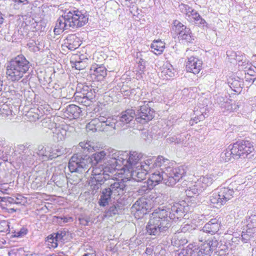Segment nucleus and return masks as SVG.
I'll list each match as a JSON object with an SVG mask.
<instances>
[{
    "label": "nucleus",
    "mask_w": 256,
    "mask_h": 256,
    "mask_svg": "<svg viewBox=\"0 0 256 256\" xmlns=\"http://www.w3.org/2000/svg\"><path fill=\"white\" fill-rule=\"evenodd\" d=\"M185 202H172L165 208L156 209L150 216L146 226L147 234L158 236L166 232L171 226V220H178L186 210Z\"/></svg>",
    "instance_id": "1"
},
{
    "label": "nucleus",
    "mask_w": 256,
    "mask_h": 256,
    "mask_svg": "<svg viewBox=\"0 0 256 256\" xmlns=\"http://www.w3.org/2000/svg\"><path fill=\"white\" fill-rule=\"evenodd\" d=\"M128 154L127 151H118L114 149L110 150L108 160V165L110 167L96 168L93 170L94 177L88 181V185L90 188L94 192L96 190L101 186L104 182L108 180L110 178L108 173L112 174L115 169H118L119 167L123 166L122 169L124 172H126V158Z\"/></svg>",
    "instance_id": "2"
},
{
    "label": "nucleus",
    "mask_w": 256,
    "mask_h": 256,
    "mask_svg": "<svg viewBox=\"0 0 256 256\" xmlns=\"http://www.w3.org/2000/svg\"><path fill=\"white\" fill-rule=\"evenodd\" d=\"M88 22V16L86 12L73 8L66 11L57 20L54 32L55 34H59L64 30L82 27Z\"/></svg>",
    "instance_id": "3"
},
{
    "label": "nucleus",
    "mask_w": 256,
    "mask_h": 256,
    "mask_svg": "<svg viewBox=\"0 0 256 256\" xmlns=\"http://www.w3.org/2000/svg\"><path fill=\"white\" fill-rule=\"evenodd\" d=\"M30 68V64L26 57L18 55L12 59L6 66V74L8 79L12 82H20L26 84L28 82L29 76L24 74L28 73Z\"/></svg>",
    "instance_id": "4"
},
{
    "label": "nucleus",
    "mask_w": 256,
    "mask_h": 256,
    "mask_svg": "<svg viewBox=\"0 0 256 256\" xmlns=\"http://www.w3.org/2000/svg\"><path fill=\"white\" fill-rule=\"evenodd\" d=\"M240 185L236 182L230 183L228 186H220L212 192L210 200L214 204L220 206L232 198L235 193L240 190Z\"/></svg>",
    "instance_id": "5"
},
{
    "label": "nucleus",
    "mask_w": 256,
    "mask_h": 256,
    "mask_svg": "<svg viewBox=\"0 0 256 256\" xmlns=\"http://www.w3.org/2000/svg\"><path fill=\"white\" fill-rule=\"evenodd\" d=\"M128 156L126 158V172L130 174V177L136 181L144 180L139 178L138 176H135L134 173L142 172L145 169L143 166L145 165L146 159L142 161L143 154L136 151L128 152Z\"/></svg>",
    "instance_id": "6"
},
{
    "label": "nucleus",
    "mask_w": 256,
    "mask_h": 256,
    "mask_svg": "<svg viewBox=\"0 0 256 256\" xmlns=\"http://www.w3.org/2000/svg\"><path fill=\"white\" fill-rule=\"evenodd\" d=\"M170 160L160 156L157 158L150 157L146 158L145 165L143 166L145 169L142 172L134 173L135 176H138L140 179H145L148 172L155 168H160V170L164 171L167 168L170 167L169 165Z\"/></svg>",
    "instance_id": "7"
},
{
    "label": "nucleus",
    "mask_w": 256,
    "mask_h": 256,
    "mask_svg": "<svg viewBox=\"0 0 256 256\" xmlns=\"http://www.w3.org/2000/svg\"><path fill=\"white\" fill-rule=\"evenodd\" d=\"M12 158L18 164H32L36 156L34 154H32L27 145L18 144L14 148Z\"/></svg>",
    "instance_id": "8"
},
{
    "label": "nucleus",
    "mask_w": 256,
    "mask_h": 256,
    "mask_svg": "<svg viewBox=\"0 0 256 256\" xmlns=\"http://www.w3.org/2000/svg\"><path fill=\"white\" fill-rule=\"evenodd\" d=\"M215 178V176L212 174L200 176L194 182V185L186 190V195L188 197H192L194 194L198 195L204 189L210 186L216 180Z\"/></svg>",
    "instance_id": "9"
},
{
    "label": "nucleus",
    "mask_w": 256,
    "mask_h": 256,
    "mask_svg": "<svg viewBox=\"0 0 256 256\" xmlns=\"http://www.w3.org/2000/svg\"><path fill=\"white\" fill-rule=\"evenodd\" d=\"M166 178L164 184L166 185L173 186L182 178L186 173L185 168L184 166L177 167L170 166L167 168L163 171Z\"/></svg>",
    "instance_id": "10"
},
{
    "label": "nucleus",
    "mask_w": 256,
    "mask_h": 256,
    "mask_svg": "<svg viewBox=\"0 0 256 256\" xmlns=\"http://www.w3.org/2000/svg\"><path fill=\"white\" fill-rule=\"evenodd\" d=\"M254 150L253 143L249 140H240L232 146V157L234 158H245Z\"/></svg>",
    "instance_id": "11"
},
{
    "label": "nucleus",
    "mask_w": 256,
    "mask_h": 256,
    "mask_svg": "<svg viewBox=\"0 0 256 256\" xmlns=\"http://www.w3.org/2000/svg\"><path fill=\"white\" fill-rule=\"evenodd\" d=\"M90 167L89 160L87 156H86L82 157L80 154H74L68 162V168L72 172L82 173L88 169V172Z\"/></svg>",
    "instance_id": "12"
},
{
    "label": "nucleus",
    "mask_w": 256,
    "mask_h": 256,
    "mask_svg": "<svg viewBox=\"0 0 256 256\" xmlns=\"http://www.w3.org/2000/svg\"><path fill=\"white\" fill-rule=\"evenodd\" d=\"M74 96L76 102L87 106L91 104L96 95L94 89L88 86H84L80 91L77 88Z\"/></svg>",
    "instance_id": "13"
},
{
    "label": "nucleus",
    "mask_w": 256,
    "mask_h": 256,
    "mask_svg": "<svg viewBox=\"0 0 256 256\" xmlns=\"http://www.w3.org/2000/svg\"><path fill=\"white\" fill-rule=\"evenodd\" d=\"M100 124L99 131L113 132L118 126V121L114 116H107L100 114L98 117Z\"/></svg>",
    "instance_id": "14"
},
{
    "label": "nucleus",
    "mask_w": 256,
    "mask_h": 256,
    "mask_svg": "<svg viewBox=\"0 0 256 256\" xmlns=\"http://www.w3.org/2000/svg\"><path fill=\"white\" fill-rule=\"evenodd\" d=\"M144 104L140 106L138 110L136 120L137 122L144 124L152 120L154 116V111L148 104H146V101L143 102Z\"/></svg>",
    "instance_id": "15"
},
{
    "label": "nucleus",
    "mask_w": 256,
    "mask_h": 256,
    "mask_svg": "<svg viewBox=\"0 0 256 256\" xmlns=\"http://www.w3.org/2000/svg\"><path fill=\"white\" fill-rule=\"evenodd\" d=\"M109 152H110V150L109 149L101 150L99 152H97L93 154L90 158H88V159L89 160V164L90 166L88 170H90L92 167V176H91L88 180H90V179L94 177L93 170L94 168H104L106 167L102 165L97 166L96 164L106 159V162H108V155ZM88 181L89 180H88Z\"/></svg>",
    "instance_id": "16"
},
{
    "label": "nucleus",
    "mask_w": 256,
    "mask_h": 256,
    "mask_svg": "<svg viewBox=\"0 0 256 256\" xmlns=\"http://www.w3.org/2000/svg\"><path fill=\"white\" fill-rule=\"evenodd\" d=\"M132 209L136 218L138 217L139 218L142 217L147 213L148 209L146 199L144 198L138 199L133 204Z\"/></svg>",
    "instance_id": "17"
},
{
    "label": "nucleus",
    "mask_w": 256,
    "mask_h": 256,
    "mask_svg": "<svg viewBox=\"0 0 256 256\" xmlns=\"http://www.w3.org/2000/svg\"><path fill=\"white\" fill-rule=\"evenodd\" d=\"M36 152H34L33 154H34L36 156V159L37 160L38 156L40 160L42 161H46L50 159L52 160L54 158L55 154L54 152H52V147L47 146H39L37 149L36 150Z\"/></svg>",
    "instance_id": "18"
},
{
    "label": "nucleus",
    "mask_w": 256,
    "mask_h": 256,
    "mask_svg": "<svg viewBox=\"0 0 256 256\" xmlns=\"http://www.w3.org/2000/svg\"><path fill=\"white\" fill-rule=\"evenodd\" d=\"M90 74L92 79L97 81L104 80L107 74V70L102 64H92L90 68Z\"/></svg>",
    "instance_id": "19"
},
{
    "label": "nucleus",
    "mask_w": 256,
    "mask_h": 256,
    "mask_svg": "<svg viewBox=\"0 0 256 256\" xmlns=\"http://www.w3.org/2000/svg\"><path fill=\"white\" fill-rule=\"evenodd\" d=\"M202 62L198 58L190 56L188 58L186 68L188 72L198 74L202 68Z\"/></svg>",
    "instance_id": "20"
},
{
    "label": "nucleus",
    "mask_w": 256,
    "mask_h": 256,
    "mask_svg": "<svg viewBox=\"0 0 256 256\" xmlns=\"http://www.w3.org/2000/svg\"><path fill=\"white\" fill-rule=\"evenodd\" d=\"M220 228V218H214L211 219L203 227L200 233H207L212 235L215 234L218 232Z\"/></svg>",
    "instance_id": "21"
},
{
    "label": "nucleus",
    "mask_w": 256,
    "mask_h": 256,
    "mask_svg": "<svg viewBox=\"0 0 256 256\" xmlns=\"http://www.w3.org/2000/svg\"><path fill=\"white\" fill-rule=\"evenodd\" d=\"M81 44V41L79 38L74 34L68 36L65 40L62 46L70 50H74L78 48Z\"/></svg>",
    "instance_id": "22"
},
{
    "label": "nucleus",
    "mask_w": 256,
    "mask_h": 256,
    "mask_svg": "<svg viewBox=\"0 0 256 256\" xmlns=\"http://www.w3.org/2000/svg\"><path fill=\"white\" fill-rule=\"evenodd\" d=\"M81 108L75 105L70 104L64 111V116L69 119H76L82 115Z\"/></svg>",
    "instance_id": "23"
},
{
    "label": "nucleus",
    "mask_w": 256,
    "mask_h": 256,
    "mask_svg": "<svg viewBox=\"0 0 256 256\" xmlns=\"http://www.w3.org/2000/svg\"><path fill=\"white\" fill-rule=\"evenodd\" d=\"M220 242H218L214 238L208 242L204 243L200 248L202 252L205 254V256H210L212 251L217 250Z\"/></svg>",
    "instance_id": "24"
},
{
    "label": "nucleus",
    "mask_w": 256,
    "mask_h": 256,
    "mask_svg": "<svg viewBox=\"0 0 256 256\" xmlns=\"http://www.w3.org/2000/svg\"><path fill=\"white\" fill-rule=\"evenodd\" d=\"M134 116L136 117L134 110L132 109H128L120 114V122H118V124L122 126L125 124L130 123L132 120Z\"/></svg>",
    "instance_id": "25"
},
{
    "label": "nucleus",
    "mask_w": 256,
    "mask_h": 256,
    "mask_svg": "<svg viewBox=\"0 0 256 256\" xmlns=\"http://www.w3.org/2000/svg\"><path fill=\"white\" fill-rule=\"evenodd\" d=\"M220 107L222 112L226 114H229L234 111H236L240 107L238 103L236 104L235 102L232 100L226 98V101H224L220 104Z\"/></svg>",
    "instance_id": "26"
},
{
    "label": "nucleus",
    "mask_w": 256,
    "mask_h": 256,
    "mask_svg": "<svg viewBox=\"0 0 256 256\" xmlns=\"http://www.w3.org/2000/svg\"><path fill=\"white\" fill-rule=\"evenodd\" d=\"M165 178V174H164V172H162V171L156 170L150 175L148 181V184L152 187L158 184L159 182L162 180H163L164 183Z\"/></svg>",
    "instance_id": "27"
},
{
    "label": "nucleus",
    "mask_w": 256,
    "mask_h": 256,
    "mask_svg": "<svg viewBox=\"0 0 256 256\" xmlns=\"http://www.w3.org/2000/svg\"><path fill=\"white\" fill-rule=\"evenodd\" d=\"M88 58H84V56H76L70 60L71 65L78 70H83L87 66Z\"/></svg>",
    "instance_id": "28"
},
{
    "label": "nucleus",
    "mask_w": 256,
    "mask_h": 256,
    "mask_svg": "<svg viewBox=\"0 0 256 256\" xmlns=\"http://www.w3.org/2000/svg\"><path fill=\"white\" fill-rule=\"evenodd\" d=\"M126 184L124 182H116L111 184L110 188H108L112 194L114 196H118L124 194Z\"/></svg>",
    "instance_id": "29"
},
{
    "label": "nucleus",
    "mask_w": 256,
    "mask_h": 256,
    "mask_svg": "<svg viewBox=\"0 0 256 256\" xmlns=\"http://www.w3.org/2000/svg\"><path fill=\"white\" fill-rule=\"evenodd\" d=\"M52 132V133L54 140L60 142L64 140L65 139L67 131L62 126H58L55 128Z\"/></svg>",
    "instance_id": "30"
},
{
    "label": "nucleus",
    "mask_w": 256,
    "mask_h": 256,
    "mask_svg": "<svg viewBox=\"0 0 256 256\" xmlns=\"http://www.w3.org/2000/svg\"><path fill=\"white\" fill-rule=\"evenodd\" d=\"M152 52L156 55L162 54L165 48V43L161 40H156L153 41L150 45Z\"/></svg>",
    "instance_id": "31"
},
{
    "label": "nucleus",
    "mask_w": 256,
    "mask_h": 256,
    "mask_svg": "<svg viewBox=\"0 0 256 256\" xmlns=\"http://www.w3.org/2000/svg\"><path fill=\"white\" fill-rule=\"evenodd\" d=\"M42 116L43 114L38 108H32L26 114L28 120L30 122H36Z\"/></svg>",
    "instance_id": "32"
},
{
    "label": "nucleus",
    "mask_w": 256,
    "mask_h": 256,
    "mask_svg": "<svg viewBox=\"0 0 256 256\" xmlns=\"http://www.w3.org/2000/svg\"><path fill=\"white\" fill-rule=\"evenodd\" d=\"M178 144L182 146V147H192L193 143L191 136L190 134H182L178 136Z\"/></svg>",
    "instance_id": "33"
},
{
    "label": "nucleus",
    "mask_w": 256,
    "mask_h": 256,
    "mask_svg": "<svg viewBox=\"0 0 256 256\" xmlns=\"http://www.w3.org/2000/svg\"><path fill=\"white\" fill-rule=\"evenodd\" d=\"M175 70L170 64H164L162 68V76L164 79H169L174 76Z\"/></svg>",
    "instance_id": "34"
},
{
    "label": "nucleus",
    "mask_w": 256,
    "mask_h": 256,
    "mask_svg": "<svg viewBox=\"0 0 256 256\" xmlns=\"http://www.w3.org/2000/svg\"><path fill=\"white\" fill-rule=\"evenodd\" d=\"M12 108V106L6 104H2L0 106V116L4 118L11 119L15 115Z\"/></svg>",
    "instance_id": "35"
},
{
    "label": "nucleus",
    "mask_w": 256,
    "mask_h": 256,
    "mask_svg": "<svg viewBox=\"0 0 256 256\" xmlns=\"http://www.w3.org/2000/svg\"><path fill=\"white\" fill-rule=\"evenodd\" d=\"M178 38L184 40L186 42L193 43L194 40V36L190 28H186L183 32H181L180 36H178Z\"/></svg>",
    "instance_id": "36"
},
{
    "label": "nucleus",
    "mask_w": 256,
    "mask_h": 256,
    "mask_svg": "<svg viewBox=\"0 0 256 256\" xmlns=\"http://www.w3.org/2000/svg\"><path fill=\"white\" fill-rule=\"evenodd\" d=\"M79 146L85 152H96L98 147L95 146L94 142L91 141H84L79 143Z\"/></svg>",
    "instance_id": "37"
},
{
    "label": "nucleus",
    "mask_w": 256,
    "mask_h": 256,
    "mask_svg": "<svg viewBox=\"0 0 256 256\" xmlns=\"http://www.w3.org/2000/svg\"><path fill=\"white\" fill-rule=\"evenodd\" d=\"M112 196L113 195L109 190V189L107 188L104 190L99 200V204L103 206L108 204Z\"/></svg>",
    "instance_id": "38"
},
{
    "label": "nucleus",
    "mask_w": 256,
    "mask_h": 256,
    "mask_svg": "<svg viewBox=\"0 0 256 256\" xmlns=\"http://www.w3.org/2000/svg\"><path fill=\"white\" fill-rule=\"evenodd\" d=\"M200 249V248L198 247L194 244H190L184 248L186 256H196L199 254Z\"/></svg>",
    "instance_id": "39"
},
{
    "label": "nucleus",
    "mask_w": 256,
    "mask_h": 256,
    "mask_svg": "<svg viewBox=\"0 0 256 256\" xmlns=\"http://www.w3.org/2000/svg\"><path fill=\"white\" fill-rule=\"evenodd\" d=\"M200 249V248L198 247L194 244H190L184 248L186 256H196L199 254Z\"/></svg>",
    "instance_id": "40"
},
{
    "label": "nucleus",
    "mask_w": 256,
    "mask_h": 256,
    "mask_svg": "<svg viewBox=\"0 0 256 256\" xmlns=\"http://www.w3.org/2000/svg\"><path fill=\"white\" fill-rule=\"evenodd\" d=\"M100 124L98 118H96L92 119L89 123L86 124V129L87 131H92L94 132L99 131Z\"/></svg>",
    "instance_id": "41"
},
{
    "label": "nucleus",
    "mask_w": 256,
    "mask_h": 256,
    "mask_svg": "<svg viewBox=\"0 0 256 256\" xmlns=\"http://www.w3.org/2000/svg\"><path fill=\"white\" fill-rule=\"evenodd\" d=\"M228 247L226 244L221 240L220 242V244L218 247L217 250L216 251V253L220 256H224L228 252Z\"/></svg>",
    "instance_id": "42"
},
{
    "label": "nucleus",
    "mask_w": 256,
    "mask_h": 256,
    "mask_svg": "<svg viewBox=\"0 0 256 256\" xmlns=\"http://www.w3.org/2000/svg\"><path fill=\"white\" fill-rule=\"evenodd\" d=\"M42 126L50 130L52 132L57 126L56 124L50 118H43L42 120Z\"/></svg>",
    "instance_id": "43"
},
{
    "label": "nucleus",
    "mask_w": 256,
    "mask_h": 256,
    "mask_svg": "<svg viewBox=\"0 0 256 256\" xmlns=\"http://www.w3.org/2000/svg\"><path fill=\"white\" fill-rule=\"evenodd\" d=\"M186 27L178 20H175L173 22L172 30L180 36V32H183Z\"/></svg>",
    "instance_id": "44"
},
{
    "label": "nucleus",
    "mask_w": 256,
    "mask_h": 256,
    "mask_svg": "<svg viewBox=\"0 0 256 256\" xmlns=\"http://www.w3.org/2000/svg\"><path fill=\"white\" fill-rule=\"evenodd\" d=\"M150 196L151 200L154 204H159L160 203H162L166 198V196L160 193L154 194Z\"/></svg>",
    "instance_id": "45"
},
{
    "label": "nucleus",
    "mask_w": 256,
    "mask_h": 256,
    "mask_svg": "<svg viewBox=\"0 0 256 256\" xmlns=\"http://www.w3.org/2000/svg\"><path fill=\"white\" fill-rule=\"evenodd\" d=\"M52 180L56 186L61 188L64 186L66 178L63 174L59 176L53 175Z\"/></svg>",
    "instance_id": "46"
},
{
    "label": "nucleus",
    "mask_w": 256,
    "mask_h": 256,
    "mask_svg": "<svg viewBox=\"0 0 256 256\" xmlns=\"http://www.w3.org/2000/svg\"><path fill=\"white\" fill-rule=\"evenodd\" d=\"M58 240H57L56 236L53 234L48 236L46 242L48 246L51 248H56L58 246Z\"/></svg>",
    "instance_id": "47"
},
{
    "label": "nucleus",
    "mask_w": 256,
    "mask_h": 256,
    "mask_svg": "<svg viewBox=\"0 0 256 256\" xmlns=\"http://www.w3.org/2000/svg\"><path fill=\"white\" fill-rule=\"evenodd\" d=\"M179 8L180 12L185 14V18L186 20L191 14V11L194 10L189 6L183 4H180Z\"/></svg>",
    "instance_id": "48"
},
{
    "label": "nucleus",
    "mask_w": 256,
    "mask_h": 256,
    "mask_svg": "<svg viewBox=\"0 0 256 256\" xmlns=\"http://www.w3.org/2000/svg\"><path fill=\"white\" fill-rule=\"evenodd\" d=\"M254 232H252V230L249 229H248L245 232L242 231L241 235V240L244 243L248 242L252 237Z\"/></svg>",
    "instance_id": "49"
},
{
    "label": "nucleus",
    "mask_w": 256,
    "mask_h": 256,
    "mask_svg": "<svg viewBox=\"0 0 256 256\" xmlns=\"http://www.w3.org/2000/svg\"><path fill=\"white\" fill-rule=\"evenodd\" d=\"M231 145H230L228 148H230V150H224L220 154V158H221L225 161L228 162L230 160L232 156V146L230 148Z\"/></svg>",
    "instance_id": "50"
},
{
    "label": "nucleus",
    "mask_w": 256,
    "mask_h": 256,
    "mask_svg": "<svg viewBox=\"0 0 256 256\" xmlns=\"http://www.w3.org/2000/svg\"><path fill=\"white\" fill-rule=\"evenodd\" d=\"M39 44V42H37L36 41L32 40H29L28 43L27 44V46H28L29 50L30 51L36 52H38L40 50V48L38 46Z\"/></svg>",
    "instance_id": "51"
},
{
    "label": "nucleus",
    "mask_w": 256,
    "mask_h": 256,
    "mask_svg": "<svg viewBox=\"0 0 256 256\" xmlns=\"http://www.w3.org/2000/svg\"><path fill=\"white\" fill-rule=\"evenodd\" d=\"M248 229L252 230L256 228V214L251 215L247 220Z\"/></svg>",
    "instance_id": "52"
},
{
    "label": "nucleus",
    "mask_w": 256,
    "mask_h": 256,
    "mask_svg": "<svg viewBox=\"0 0 256 256\" xmlns=\"http://www.w3.org/2000/svg\"><path fill=\"white\" fill-rule=\"evenodd\" d=\"M142 56L141 52H138L136 53L137 59H139L137 61L140 70L144 72L146 68L145 61L141 58Z\"/></svg>",
    "instance_id": "53"
},
{
    "label": "nucleus",
    "mask_w": 256,
    "mask_h": 256,
    "mask_svg": "<svg viewBox=\"0 0 256 256\" xmlns=\"http://www.w3.org/2000/svg\"><path fill=\"white\" fill-rule=\"evenodd\" d=\"M200 16L198 12L194 10L191 11V14L190 16L187 18V20L190 22H196L198 20V18H200Z\"/></svg>",
    "instance_id": "54"
},
{
    "label": "nucleus",
    "mask_w": 256,
    "mask_h": 256,
    "mask_svg": "<svg viewBox=\"0 0 256 256\" xmlns=\"http://www.w3.org/2000/svg\"><path fill=\"white\" fill-rule=\"evenodd\" d=\"M118 212V210L116 207L114 206H110L106 212V216H112L116 215Z\"/></svg>",
    "instance_id": "55"
},
{
    "label": "nucleus",
    "mask_w": 256,
    "mask_h": 256,
    "mask_svg": "<svg viewBox=\"0 0 256 256\" xmlns=\"http://www.w3.org/2000/svg\"><path fill=\"white\" fill-rule=\"evenodd\" d=\"M68 232L65 230H59L56 234L54 235L56 236L58 241L62 242L64 240V237L66 236Z\"/></svg>",
    "instance_id": "56"
},
{
    "label": "nucleus",
    "mask_w": 256,
    "mask_h": 256,
    "mask_svg": "<svg viewBox=\"0 0 256 256\" xmlns=\"http://www.w3.org/2000/svg\"><path fill=\"white\" fill-rule=\"evenodd\" d=\"M231 85L232 86H230V87L232 88L234 92H240L242 88V84L240 82L234 80L231 83Z\"/></svg>",
    "instance_id": "57"
},
{
    "label": "nucleus",
    "mask_w": 256,
    "mask_h": 256,
    "mask_svg": "<svg viewBox=\"0 0 256 256\" xmlns=\"http://www.w3.org/2000/svg\"><path fill=\"white\" fill-rule=\"evenodd\" d=\"M58 222L61 224L62 222L64 224L71 222H73L74 218L72 216H56Z\"/></svg>",
    "instance_id": "58"
},
{
    "label": "nucleus",
    "mask_w": 256,
    "mask_h": 256,
    "mask_svg": "<svg viewBox=\"0 0 256 256\" xmlns=\"http://www.w3.org/2000/svg\"><path fill=\"white\" fill-rule=\"evenodd\" d=\"M52 152H54V154H55L54 158H56L58 156H60L64 152V150L62 148H60L58 146L55 147L54 148H52Z\"/></svg>",
    "instance_id": "59"
},
{
    "label": "nucleus",
    "mask_w": 256,
    "mask_h": 256,
    "mask_svg": "<svg viewBox=\"0 0 256 256\" xmlns=\"http://www.w3.org/2000/svg\"><path fill=\"white\" fill-rule=\"evenodd\" d=\"M194 229V228L193 227L192 225L189 224H186L181 226L180 232H190Z\"/></svg>",
    "instance_id": "60"
},
{
    "label": "nucleus",
    "mask_w": 256,
    "mask_h": 256,
    "mask_svg": "<svg viewBox=\"0 0 256 256\" xmlns=\"http://www.w3.org/2000/svg\"><path fill=\"white\" fill-rule=\"evenodd\" d=\"M205 118L204 116L202 114L198 116H195L190 121V124L192 125H193L194 123H198V122L202 121L204 120Z\"/></svg>",
    "instance_id": "61"
},
{
    "label": "nucleus",
    "mask_w": 256,
    "mask_h": 256,
    "mask_svg": "<svg viewBox=\"0 0 256 256\" xmlns=\"http://www.w3.org/2000/svg\"><path fill=\"white\" fill-rule=\"evenodd\" d=\"M232 54H234V55L232 56H235L234 58L237 62H240L241 61L244 60L243 58L244 57V55L242 54L241 52H232Z\"/></svg>",
    "instance_id": "62"
},
{
    "label": "nucleus",
    "mask_w": 256,
    "mask_h": 256,
    "mask_svg": "<svg viewBox=\"0 0 256 256\" xmlns=\"http://www.w3.org/2000/svg\"><path fill=\"white\" fill-rule=\"evenodd\" d=\"M80 224L83 226H88L90 222V218L89 217L84 216L79 218Z\"/></svg>",
    "instance_id": "63"
},
{
    "label": "nucleus",
    "mask_w": 256,
    "mask_h": 256,
    "mask_svg": "<svg viewBox=\"0 0 256 256\" xmlns=\"http://www.w3.org/2000/svg\"><path fill=\"white\" fill-rule=\"evenodd\" d=\"M195 24L199 26L207 27V22L201 17V16H200V18H198V20L196 22Z\"/></svg>",
    "instance_id": "64"
}]
</instances>
